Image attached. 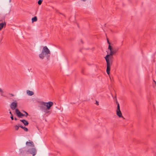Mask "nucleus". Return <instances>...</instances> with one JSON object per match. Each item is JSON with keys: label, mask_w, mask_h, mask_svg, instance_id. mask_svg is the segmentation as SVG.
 <instances>
[{"label": "nucleus", "mask_w": 156, "mask_h": 156, "mask_svg": "<svg viewBox=\"0 0 156 156\" xmlns=\"http://www.w3.org/2000/svg\"><path fill=\"white\" fill-rule=\"evenodd\" d=\"M108 49L110 50L109 54H108L105 57V58L106 60L107 63V69L106 72L109 75L110 74V66L112 64V62L111 58L112 57L113 55L114 54L111 50V46L109 45Z\"/></svg>", "instance_id": "f257e3e1"}, {"label": "nucleus", "mask_w": 156, "mask_h": 156, "mask_svg": "<svg viewBox=\"0 0 156 156\" xmlns=\"http://www.w3.org/2000/svg\"><path fill=\"white\" fill-rule=\"evenodd\" d=\"M38 103V107L40 109L44 111H45L46 110L50 109L51 107L53 104V102L51 101L45 102L43 101H39Z\"/></svg>", "instance_id": "f03ea898"}, {"label": "nucleus", "mask_w": 156, "mask_h": 156, "mask_svg": "<svg viewBox=\"0 0 156 156\" xmlns=\"http://www.w3.org/2000/svg\"><path fill=\"white\" fill-rule=\"evenodd\" d=\"M50 54V50L46 46L43 47L41 53L40 54L39 57L41 59H43L45 55Z\"/></svg>", "instance_id": "7ed1b4c3"}, {"label": "nucleus", "mask_w": 156, "mask_h": 156, "mask_svg": "<svg viewBox=\"0 0 156 156\" xmlns=\"http://www.w3.org/2000/svg\"><path fill=\"white\" fill-rule=\"evenodd\" d=\"M27 152L32 154V156H34L36 154L37 151L35 148H33L28 149Z\"/></svg>", "instance_id": "20e7f679"}, {"label": "nucleus", "mask_w": 156, "mask_h": 156, "mask_svg": "<svg viewBox=\"0 0 156 156\" xmlns=\"http://www.w3.org/2000/svg\"><path fill=\"white\" fill-rule=\"evenodd\" d=\"M17 106V102H13L10 105V107L12 110L16 109V108Z\"/></svg>", "instance_id": "39448f33"}, {"label": "nucleus", "mask_w": 156, "mask_h": 156, "mask_svg": "<svg viewBox=\"0 0 156 156\" xmlns=\"http://www.w3.org/2000/svg\"><path fill=\"white\" fill-rule=\"evenodd\" d=\"M15 112L19 117L21 118V116H24V115L23 114L21 113L18 109H16Z\"/></svg>", "instance_id": "423d86ee"}, {"label": "nucleus", "mask_w": 156, "mask_h": 156, "mask_svg": "<svg viewBox=\"0 0 156 156\" xmlns=\"http://www.w3.org/2000/svg\"><path fill=\"white\" fill-rule=\"evenodd\" d=\"M29 142H27L26 143V145L29 147H34V144L33 143V142L32 141L29 140Z\"/></svg>", "instance_id": "0eeeda50"}, {"label": "nucleus", "mask_w": 156, "mask_h": 156, "mask_svg": "<svg viewBox=\"0 0 156 156\" xmlns=\"http://www.w3.org/2000/svg\"><path fill=\"white\" fill-rule=\"evenodd\" d=\"M116 114L119 117H122L123 119L125 118L122 116V113L120 110L116 111Z\"/></svg>", "instance_id": "6e6552de"}, {"label": "nucleus", "mask_w": 156, "mask_h": 156, "mask_svg": "<svg viewBox=\"0 0 156 156\" xmlns=\"http://www.w3.org/2000/svg\"><path fill=\"white\" fill-rule=\"evenodd\" d=\"M20 121L22 122L25 126H27L29 124V122L25 119H20Z\"/></svg>", "instance_id": "1a4fd4ad"}, {"label": "nucleus", "mask_w": 156, "mask_h": 156, "mask_svg": "<svg viewBox=\"0 0 156 156\" xmlns=\"http://www.w3.org/2000/svg\"><path fill=\"white\" fill-rule=\"evenodd\" d=\"M27 94L30 96H31L34 94V92L31 91L29 90H27Z\"/></svg>", "instance_id": "9d476101"}, {"label": "nucleus", "mask_w": 156, "mask_h": 156, "mask_svg": "<svg viewBox=\"0 0 156 156\" xmlns=\"http://www.w3.org/2000/svg\"><path fill=\"white\" fill-rule=\"evenodd\" d=\"M6 23L5 22L4 23H0V30H1L3 28L4 26H5Z\"/></svg>", "instance_id": "9b49d317"}, {"label": "nucleus", "mask_w": 156, "mask_h": 156, "mask_svg": "<svg viewBox=\"0 0 156 156\" xmlns=\"http://www.w3.org/2000/svg\"><path fill=\"white\" fill-rule=\"evenodd\" d=\"M32 22L33 23L34 22H36L37 20V16H34L32 19Z\"/></svg>", "instance_id": "f8f14e48"}, {"label": "nucleus", "mask_w": 156, "mask_h": 156, "mask_svg": "<svg viewBox=\"0 0 156 156\" xmlns=\"http://www.w3.org/2000/svg\"><path fill=\"white\" fill-rule=\"evenodd\" d=\"M116 103L117 105L116 111L120 110V106L119 103H118V101H116Z\"/></svg>", "instance_id": "ddd939ff"}, {"label": "nucleus", "mask_w": 156, "mask_h": 156, "mask_svg": "<svg viewBox=\"0 0 156 156\" xmlns=\"http://www.w3.org/2000/svg\"><path fill=\"white\" fill-rule=\"evenodd\" d=\"M14 127L15 130H18L19 129V126L16 125L14 126Z\"/></svg>", "instance_id": "4468645a"}, {"label": "nucleus", "mask_w": 156, "mask_h": 156, "mask_svg": "<svg viewBox=\"0 0 156 156\" xmlns=\"http://www.w3.org/2000/svg\"><path fill=\"white\" fill-rule=\"evenodd\" d=\"M114 54L115 53L117 52V50L115 49H113L111 47V50Z\"/></svg>", "instance_id": "2eb2a0df"}, {"label": "nucleus", "mask_w": 156, "mask_h": 156, "mask_svg": "<svg viewBox=\"0 0 156 156\" xmlns=\"http://www.w3.org/2000/svg\"><path fill=\"white\" fill-rule=\"evenodd\" d=\"M22 129H23L24 130V131L26 132H27L28 131V129L27 127H25L23 126V127L22 128Z\"/></svg>", "instance_id": "dca6fc26"}, {"label": "nucleus", "mask_w": 156, "mask_h": 156, "mask_svg": "<svg viewBox=\"0 0 156 156\" xmlns=\"http://www.w3.org/2000/svg\"><path fill=\"white\" fill-rule=\"evenodd\" d=\"M23 112L25 114H24V116H25L27 117L28 115V113L25 111H23Z\"/></svg>", "instance_id": "f3484780"}, {"label": "nucleus", "mask_w": 156, "mask_h": 156, "mask_svg": "<svg viewBox=\"0 0 156 156\" xmlns=\"http://www.w3.org/2000/svg\"><path fill=\"white\" fill-rule=\"evenodd\" d=\"M42 0H39L38 2V4L39 5H41L42 2Z\"/></svg>", "instance_id": "a211bd4d"}, {"label": "nucleus", "mask_w": 156, "mask_h": 156, "mask_svg": "<svg viewBox=\"0 0 156 156\" xmlns=\"http://www.w3.org/2000/svg\"><path fill=\"white\" fill-rule=\"evenodd\" d=\"M18 126H19V127H20L22 129L23 127V126L21 124H19Z\"/></svg>", "instance_id": "6ab92c4d"}, {"label": "nucleus", "mask_w": 156, "mask_h": 156, "mask_svg": "<svg viewBox=\"0 0 156 156\" xmlns=\"http://www.w3.org/2000/svg\"><path fill=\"white\" fill-rule=\"evenodd\" d=\"M10 118L12 120H13L14 118H13V117L12 115H11Z\"/></svg>", "instance_id": "aec40b11"}, {"label": "nucleus", "mask_w": 156, "mask_h": 156, "mask_svg": "<svg viewBox=\"0 0 156 156\" xmlns=\"http://www.w3.org/2000/svg\"><path fill=\"white\" fill-rule=\"evenodd\" d=\"M48 110H46L45 111H44V112H45L46 113H48V112H49V111H47Z\"/></svg>", "instance_id": "412c9836"}, {"label": "nucleus", "mask_w": 156, "mask_h": 156, "mask_svg": "<svg viewBox=\"0 0 156 156\" xmlns=\"http://www.w3.org/2000/svg\"><path fill=\"white\" fill-rule=\"evenodd\" d=\"M0 92H1L2 93H3L2 90L0 88Z\"/></svg>", "instance_id": "4be33fe9"}, {"label": "nucleus", "mask_w": 156, "mask_h": 156, "mask_svg": "<svg viewBox=\"0 0 156 156\" xmlns=\"http://www.w3.org/2000/svg\"><path fill=\"white\" fill-rule=\"evenodd\" d=\"M107 42H108V43L109 44V45H110V43L109 42L108 39H107Z\"/></svg>", "instance_id": "5701e85b"}, {"label": "nucleus", "mask_w": 156, "mask_h": 156, "mask_svg": "<svg viewBox=\"0 0 156 156\" xmlns=\"http://www.w3.org/2000/svg\"><path fill=\"white\" fill-rule=\"evenodd\" d=\"M96 104H97V105H99L98 102V101H96Z\"/></svg>", "instance_id": "b1692460"}, {"label": "nucleus", "mask_w": 156, "mask_h": 156, "mask_svg": "<svg viewBox=\"0 0 156 156\" xmlns=\"http://www.w3.org/2000/svg\"><path fill=\"white\" fill-rule=\"evenodd\" d=\"M114 98H115L116 101H116H117V98H116V96Z\"/></svg>", "instance_id": "393cba45"}, {"label": "nucleus", "mask_w": 156, "mask_h": 156, "mask_svg": "<svg viewBox=\"0 0 156 156\" xmlns=\"http://www.w3.org/2000/svg\"><path fill=\"white\" fill-rule=\"evenodd\" d=\"M14 119H15V120H17V119L15 117V118H14Z\"/></svg>", "instance_id": "a878e982"}, {"label": "nucleus", "mask_w": 156, "mask_h": 156, "mask_svg": "<svg viewBox=\"0 0 156 156\" xmlns=\"http://www.w3.org/2000/svg\"><path fill=\"white\" fill-rule=\"evenodd\" d=\"M9 113L11 115H12L11 111H10Z\"/></svg>", "instance_id": "bb28decb"}, {"label": "nucleus", "mask_w": 156, "mask_h": 156, "mask_svg": "<svg viewBox=\"0 0 156 156\" xmlns=\"http://www.w3.org/2000/svg\"><path fill=\"white\" fill-rule=\"evenodd\" d=\"M154 82L156 84V82L154 80Z\"/></svg>", "instance_id": "cd10ccee"}, {"label": "nucleus", "mask_w": 156, "mask_h": 156, "mask_svg": "<svg viewBox=\"0 0 156 156\" xmlns=\"http://www.w3.org/2000/svg\"><path fill=\"white\" fill-rule=\"evenodd\" d=\"M82 0L83 1H84V2H85V1H86V0Z\"/></svg>", "instance_id": "c85d7f7f"}, {"label": "nucleus", "mask_w": 156, "mask_h": 156, "mask_svg": "<svg viewBox=\"0 0 156 156\" xmlns=\"http://www.w3.org/2000/svg\"><path fill=\"white\" fill-rule=\"evenodd\" d=\"M2 38H3V37H2V38H1V41H2Z\"/></svg>", "instance_id": "c756f323"}]
</instances>
